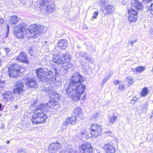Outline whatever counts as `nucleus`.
<instances>
[{"mask_svg": "<svg viewBox=\"0 0 153 153\" xmlns=\"http://www.w3.org/2000/svg\"><path fill=\"white\" fill-rule=\"evenodd\" d=\"M84 77H71L69 80L70 84H65L64 89L68 96L74 100H79L83 94L85 86L80 84L85 80Z\"/></svg>", "mask_w": 153, "mask_h": 153, "instance_id": "1", "label": "nucleus"}, {"mask_svg": "<svg viewBox=\"0 0 153 153\" xmlns=\"http://www.w3.org/2000/svg\"><path fill=\"white\" fill-rule=\"evenodd\" d=\"M39 80L43 81L44 85V88L42 90L44 91H47L49 94L51 99H57L59 100L61 97L60 94L56 92H53V87L51 86V83L56 84L58 82V85L61 84L60 83L61 77H37Z\"/></svg>", "mask_w": 153, "mask_h": 153, "instance_id": "2", "label": "nucleus"}, {"mask_svg": "<svg viewBox=\"0 0 153 153\" xmlns=\"http://www.w3.org/2000/svg\"><path fill=\"white\" fill-rule=\"evenodd\" d=\"M58 44L60 48H59L58 51L57 53L55 52L57 50V48H56L54 50L53 56V61L54 63L58 64L65 63L67 62H68L70 60V55L63 53V50L62 51L60 50L65 49L67 45V41L65 39H61L59 41Z\"/></svg>", "mask_w": 153, "mask_h": 153, "instance_id": "3", "label": "nucleus"}, {"mask_svg": "<svg viewBox=\"0 0 153 153\" xmlns=\"http://www.w3.org/2000/svg\"><path fill=\"white\" fill-rule=\"evenodd\" d=\"M46 28L43 26L36 25H31L29 27L28 34L29 37L31 38L37 37L40 33L45 32Z\"/></svg>", "mask_w": 153, "mask_h": 153, "instance_id": "4", "label": "nucleus"}, {"mask_svg": "<svg viewBox=\"0 0 153 153\" xmlns=\"http://www.w3.org/2000/svg\"><path fill=\"white\" fill-rule=\"evenodd\" d=\"M67 147L63 149L58 153H78L77 152H73L69 145H67ZM61 146L58 143H55L51 144L49 146L48 149L50 152L51 153H57L58 150L60 149Z\"/></svg>", "mask_w": 153, "mask_h": 153, "instance_id": "5", "label": "nucleus"}, {"mask_svg": "<svg viewBox=\"0 0 153 153\" xmlns=\"http://www.w3.org/2000/svg\"><path fill=\"white\" fill-rule=\"evenodd\" d=\"M47 117L46 114L41 111L32 115L31 121L33 124L41 123L45 121Z\"/></svg>", "mask_w": 153, "mask_h": 153, "instance_id": "6", "label": "nucleus"}, {"mask_svg": "<svg viewBox=\"0 0 153 153\" xmlns=\"http://www.w3.org/2000/svg\"><path fill=\"white\" fill-rule=\"evenodd\" d=\"M40 8H43L46 12H52L53 11L54 5L52 4L51 0H41L40 2Z\"/></svg>", "mask_w": 153, "mask_h": 153, "instance_id": "7", "label": "nucleus"}, {"mask_svg": "<svg viewBox=\"0 0 153 153\" xmlns=\"http://www.w3.org/2000/svg\"><path fill=\"white\" fill-rule=\"evenodd\" d=\"M25 31V28L23 24H21L14 27V34L19 38H21L23 37Z\"/></svg>", "mask_w": 153, "mask_h": 153, "instance_id": "8", "label": "nucleus"}, {"mask_svg": "<svg viewBox=\"0 0 153 153\" xmlns=\"http://www.w3.org/2000/svg\"><path fill=\"white\" fill-rule=\"evenodd\" d=\"M90 129L91 133L93 137H97L101 134L102 128L100 125L94 124L91 126Z\"/></svg>", "mask_w": 153, "mask_h": 153, "instance_id": "9", "label": "nucleus"}, {"mask_svg": "<svg viewBox=\"0 0 153 153\" xmlns=\"http://www.w3.org/2000/svg\"><path fill=\"white\" fill-rule=\"evenodd\" d=\"M20 66L17 64L10 65V76H17L20 73Z\"/></svg>", "mask_w": 153, "mask_h": 153, "instance_id": "10", "label": "nucleus"}, {"mask_svg": "<svg viewBox=\"0 0 153 153\" xmlns=\"http://www.w3.org/2000/svg\"><path fill=\"white\" fill-rule=\"evenodd\" d=\"M24 85L21 81H19L16 82L15 88L13 90V94H16V96H19L21 93L25 90L23 89Z\"/></svg>", "mask_w": 153, "mask_h": 153, "instance_id": "11", "label": "nucleus"}, {"mask_svg": "<svg viewBox=\"0 0 153 153\" xmlns=\"http://www.w3.org/2000/svg\"><path fill=\"white\" fill-rule=\"evenodd\" d=\"M37 101H35L31 105V107L32 108L34 107L35 106V108L34 109H32V111L33 113L36 112L39 110H45V108L47 106V104H39L36 106V103L37 102Z\"/></svg>", "mask_w": 153, "mask_h": 153, "instance_id": "12", "label": "nucleus"}, {"mask_svg": "<svg viewBox=\"0 0 153 153\" xmlns=\"http://www.w3.org/2000/svg\"><path fill=\"white\" fill-rule=\"evenodd\" d=\"M128 11L129 15L128 20L131 22L136 21L137 20V12L132 8H129Z\"/></svg>", "mask_w": 153, "mask_h": 153, "instance_id": "13", "label": "nucleus"}, {"mask_svg": "<svg viewBox=\"0 0 153 153\" xmlns=\"http://www.w3.org/2000/svg\"><path fill=\"white\" fill-rule=\"evenodd\" d=\"M76 117L75 116L72 115L71 117L68 118L64 122L62 128L65 129L66 126L70 124L74 125L76 124Z\"/></svg>", "mask_w": 153, "mask_h": 153, "instance_id": "14", "label": "nucleus"}, {"mask_svg": "<svg viewBox=\"0 0 153 153\" xmlns=\"http://www.w3.org/2000/svg\"><path fill=\"white\" fill-rule=\"evenodd\" d=\"M80 150L82 153H92V149L91 144L85 143L82 145L79 148Z\"/></svg>", "mask_w": 153, "mask_h": 153, "instance_id": "15", "label": "nucleus"}, {"mask_svg": "<svg viewBox=\"0 0 153 153\" xmlns=\"http://www.w3.org/2000/svg\"><path fill=\"white\" fill-rule=\"evenodd\" d=\"M103 148L107 153H114L115 151V149L113 146L109 143L104 144Z\"/></svg>", "mask_w": 153, "mask_h": 153, "instance_id": "16", "label": "nucleus"}, {"mask_svg": "<svg viewBox=\"0 0 153 153\" xmlns=\"http://www.w3.org/2000/svg\"><path fill=\"white\" fill-rule=\"evenodd\" d=\"M131 3L132 7L131 8H135L138 10H141L143 8V5L142 3L138 1L132 0Z\"/></svg>", "mask_w": 153, "mask_h": 153, "instance_id": "17", "label": "nucleus"}, {"mask_svg": "<svg viewBox=\"0 0 153 153\" xmlns=\"http://www.w3.org/2000/svg\"><path fill=\"white\" fill-rule=\"evenodd\" d=\"M104 8L105 10H104L103 12L105 15L112 14L115 10L113 6L110 4L105 5Z\"/></svg>", "mask_w": 153, "mask_h": 153, "instance_id": "18", "label": "nucleus"}, {"mask_svg": "<svg viewBox=\"0 0 153 153\" xmlns=\"http://www.w3.org/2000/svg\"><path fill=\"white\" fill-rule=\"evenodd\" d=\"M76 56L79 55V56L85 58L87 62H90L93 63L94 60L88 55L85 52H81L79 53H76Z\"/></svg>", "mask_w": 153, "mask_h": 153, "instance_id": "19", "label": "nucleus"}, {"mask_svg": "<svg viewBox=\"0 0 153 153\" xmlns=\"http://www.w3.org/2000/svg\"><path fill=\"white\" fill-rule=\"evenodd\" d=\"M17 60H19L22 62L25 63H28L27 58L25 53L21 52L19 55L16 58Z\"/></svg>", "mask_w": 153, "mask_h": 153, "instance_id": "20", "label": "nucleus"}, {"mask_svg": "<svg viewBox=\"0 0 153 153\" xmlns=\"http://www.w3.org/2000/svg\"><path fill=\"white\" fill-rule=\"evenodd\" d=\"M26 84L27 87L29 88H35L36 86V81L34 78L30 79H27L25 80Z\"/></svg>", "mask_w": 153, "mask_h": 153, "instance_id": "21", "label": "nucleus"}, {"mask_svg": "<svg viewBox=\"0 0 153 153\" xmlns=\"http://www.w3.org/2000/svg\"><path fill=\"white\" fill-rule=\"evenodd\" d=\"M73 114V115L76 116L77 115L79 117H82V109L79 107H76L75 108Z\"/></svg>", "mask_w": 153, "mask_h": 153, "instance_id": "22", "label": "nucleus"}, {"mask_svg": "<svg viewBox=\"0 0 153 153\" xmlns=\"http://www.w3.org/2000/svg\"><path fill=\"white\" fill-rule=\"evenodd\" d=\"M47 73L49 76H58V73L56 69H53L52 70L47 71H46V73Z\"/></svg>", "mask_w": 153, "mask_h": 153, "instance_id": "23", "label": "nucleus"}, {"mask_svg": "<svg viewBox=\"0 0 153 153\" xmlns=\"http://www.w3.org/2000/svg\"><path fill=\"white\" fill-rule=\"evenodd\" d=\"M36 73L37 74V76H45L46 71L43 69L40 68L36 70Z\"/></svg>", "mask_w": 153, "mask_h": 153, "instance_id": "24", "label": "nucleus"}, {"mask_svg": "<svg viewBox=\"0 0 153 153\" xmlns=\"http://www.w3.org/2000/svg\"><path fill=\"white\" fill-rule=\"evenodd\" d=\"M145 67L140 66L135 68H132V70L133 72L138 74L143 72L145 70Z\"/></svg>", "mask_w": 153, "mask_h": 153, "instance_id": "25", "label": "nucleus"}, {"mask_svg": "<svg viewBox=\"0 0 153 153\" xmlns=\"http://www.w3.org/2000/svg\"><path fill=\"white\" fill-rule=\"evenodd\" d=\"M148 90L147 87H145L143 88L141 91V96L143 97H146L148 94Z\"/></svg>", "mask_w": 153, "mask_h": 153, "instance_id": "26", "label": "nucleus"}, {"mask_svg": "<svg viewBox=\"0 0 153 153\" xmlns=\"http://www.w3.org/2000/svg\"><path fill=\"white\" fill-rule=\"evenodd\" d=\"M19 20L18 17L16 16H11L10 18V24H14L17 22Z\"/></svg>", "mask_w": 153, "mask_h": 153, "instance_id": "27", "label": "nucleus"}, {"mask_svg": "<svg viewBox=\"0 0 153 153\" xmlns=\"http://www.w3.org/2000/svg\"><path fill=\"white\" fill-rule=\"evenodd\" d=\"M56 101L54 99H51L50 101L47 104V106L50 107H54L56 105Z\"/></svg>", "mask_w": 153, "mask_h": 153, "instance_id": "28", "label": "nucleus"}, {"mask_svg": "<svg viewBox=\"0 0 153 153\" xmlns=\"http://www.w3.org/2000/svg\"><path fill=\"white\" fill-rule=\"evenodd\" d=\"M109 123H114L117 119V117L116 116H111L108 117Z\"/></svg>", "mask_w": 153, "mask_h": 153, "instance_id": "29", "label": "nucleus"}, {"mask_svg": "<svg viewBox=\"0 0 153 153\" xmlns=\"http://www.w3.org/2000/svg\"><path fill=\"white\" fill-rule=\"evenodd\" d=\"M146 10L152 14H153V3L151 4V6L147 8Z\"/></svg>", "mask_w": 153, "mask_h": 153, "instance_id": "30", "label": "nucleus"}, {"mask_svg": "<svg viewBox=\"0 0 153 153\" xmlns=\"http://www.w3.org/2000/svg\"><path fill=\"white\" fill-rule=\"evenodd\" d=\"M125 89V86L123 82H120L119 87V89L120 90H123Z\"/></svg>", "mask_w": 153, "mask_h": 153, "instance_id": "31", "label": "nucleus"}, {"mask_svg": "<svg viewBox=\"0 0 153 153\" xmlns=\"http://www.w3.org/2000/svg\"><path fill=\"white\" fill-rule=\"evenodd\" d=\"M126 79L129 84H131L134 82L133 79L131 77H127Z\"/></svg>", "mask_w": 153, "mask_h": 153, "instance_id": "32", "label": "nucleus"}, {"mask_svg": "<svg viewBox=\"0 0 153 153\" xmlns=\"http://www.w3.org/2000/svg\"><path fill=\"white\" fill-rule=\"evenodd\" d=\"M137 42V40L136 39H134V40H130L128 41V44L129 45L133 46L134 44Z\"/></svg>", "mask_w": 153, "mask_h": 153, "instance_id": "33", "label": "nucleus"}, {"mask_svg": "<svg viewBox=\"0 0 153 153\" xmlns=\"http://www.w3.org/2000/svg\"><path fill=\"white\" fill-rule=\"evenodd\" d=\"M99 14V12L98 11H95L93 14V16L91 17V20H93L94 18H96Z\"/></svg>", "mask_w": 153, "mask_h": 153, "instance_id": "34", "label": "nucleus"}, {"mask_svg": "<svg viewBox=\"0 0 153 153\" xmlns=\"http://www.w3.org/2000/svg\"><path fill=\"white\" fill-rule=\"evenodd\" d=\"M138 100V99L136 97H133L132 100H131L130 102L131 103L134 104L135 102L137 101Z\"/></svg>", "mask_w": 153, "mask_h": 153, "instance_id": "35", "label": "nucleus"}, {"mask_svg": "<svg viewBox=\"0 0 153 153\" xmlns=\"http://www.w3.org/2000/svg\"><path fill=\"white\" fill-rule=\"evenodd\" d=\"M148 105V103L147 102H145L143 105V106L142 107V109L143 110H146L147 108Z\"/></svg>", "mask_w": 153, "mask_h": 153, "instance_id": "36", "label": "nucleus"}, {"mask_svg": "<svg viewBox=\"0 0 153 153\" xmlns=\"http://www.w3.org/2000/svg\"><path fill=\"white\" fill-rule=\"evenodd\" d=\"M108 79V77H105L102 81V82L101 83V85H103L107 81Z\"/></svg>", "mask_w": 153, "mask_h": 153, "instance_id": "37", "label": "nucleus"}, {"mask_svg": "<svg viewBox=\"0 0 153 153\" xmlns=\"http://www.w3.org/2000/svg\"><path fill=\"white\" fill-rule=\"evenodd\" d=\"M3 97H4L5 99H8L9 98V94H8V92H7L6 94H4Z\"/></svg>", "mask_w": 153, "mask_h": 153, "instance_id": "38", "label": "nucleus"}, {"mask_svg": "<svg viewBox=\"0 0 153 153\" xmlns=\"http://www.w3.org/2000/svg\"><path fill=\"white\" fill-rule=\"evenodd\" d=\"M71 76H82L78 72H76Z\"/></svg>", "mask_w": 153, "mask_h": 153, "instance_id": "39", "label": "nucleus"}, {"mask_svg": "<svg viewBox=\"0 0 153 153\" xmlns=\"http://www.w3.org/2000/svg\"><path fill=\"white\" fill-rule=\"evenodd\" d=\"M4 81H3L2 82H1V80L0 81V90H1L3 87L4 86Z\"/></svg>", "mask_w": 153, "mask_h": 153, "instance_id": "40", "label": "nucleus"}, {"mask_svg": "<svg viewBox=\"0 0 153 153\" xmlns=\"http://www.w3.org/2000/svg\"><path fill=\"white\" fill-rule=\"evenodd\" d=\"M122 81H119L117 80H115L113 81V83L115 85H117V84H120V82H121Z\"/></svg>", "mask_w": 153, "mask_h": 153, "instance_id": "41", "label": "nucleus"}, {"mask_svg": "<svg viewBox=\"0 0 153 153\" xmlns=\"http://www.w3.org/2000/svg\"><path fill=\"white\" fill-rule=\"evenodd\" d=\"M69 68V65H68L67 66L66 65L65 67H64V69L65 72H67V69L68 68Z\"/></svg>", "mask_w": 153, "mask_h": 153, "instance_id": "42", "label": "nucleus"}, {"mask_svg": "<svg viewBox=\"0 0 153 153\" xmlns=\"http://www.w3.org/2000/svg\"><path fill=\"white\" fill-rule=\"evenodd\" d=\"M17 153H27L25 151L21 149H19L17 152Z\"/></svg>", "mask_w": 153, "mask_h": 153, "instance_id": "43", "label": "nucleus"}, {"mask_svg": "<svg viewBox=\"0 0 153 153\" xmlns=\"http://www.w3.org/2000/svg\"><path fill=\"white\" fill-rule=\"evenodd\" d=\"M98 116V113H95L93 116V117L95 119H96V118H97Z\"/></svg>", "mask_w": 153, "mask_h": 153, "instance_id": "44", "label": "nucleus"}, {"mask_svg": "<svg viewBox=\"0 0 153 153\" xmlns=\"http://www.w3.org/2000/svg\"><path fill=\"white\" fill-rule=\"evenodd\" d=\"M7 36H8V34H9V25L8 24L7 25Z\"/></svg>", "mask_w": 153, "mask_h": 153, "instance_id": "45", "label": "nucleus"}, {"mask_svg": "<svg viewBox=\"0 0 153 153\" xmlns=\"http://www.w3.org/2000/svg\"><path fill=\"white\" fill-rule=\"evenodd\" d=\"M86 99V95L85 94L82 98V100H85Z\"/></svg>", "mask_w": 153, "mask_h": 153, "instance_id": "46", "label": "nucleus"}, {"mask_svg": "<svg viewBox=\"0 0 153 153\" xmlns=\"http://www.w3.org/2000/svg\"><path fill=\"white\" fill-rule=\"evenodd\" d=\"M4 49L7 53H8L10 51V49L9 48H4Z\"/></svg>", "mask_w": 153, "mask_h": 153, "instance_id": "47", "label": "nucleus"}, {"mask_svg": "<svg viewBox=\"0 0 153 153\" xmlns=\"http://www.w3.org/2000/svg\"><path fill=\"white\" fill-rule=\"evenodd\" d=\"M152 0H143V1H144L145 3L150 2Z\"/></svg>", "mask_w": 153, "mask_h": 153, "instance_id": "48", "label": "nucleus"}, {"mask_svg": "<svg viewBox=\"0 0 153 153\" xmlns=\"http://www.w3.org/2000/svg\"><path fill=\"white\" fill-rule=\"evenodd\" d=\"M4 22V20L3 19H0V23L1 24H2Z\"/></svg>", "mask_w": 153, "mask_h": 153, "instance_id": "49", "label": "nucleus"}, {"mask_svg": "<svg viewBox=\"0 0 153 153\" xmlns=\"http://www.w3.org/2000/svg\"><path fill=\"white\" fill-rule=\"evenodd\" d=\"M86 132V131L85 130L84 131H82L81 132V134H84Z\"/></svg>", "mask_w": 153, "mask_h": 153, "instance_id": "50", "label": "nucleus"}, {"mask_svg": "<svg viewBox=\"0 0 153 153\" xmlns=\"http://www.w3.org/2000/svg\"><path fill=\"white\" fill-rule=\"evenodd\" d=\"M2 104L0 103V110L2 111L3 110V108H2Z\"/></svg>", "mask_w": 153, "mask_h": 153, "instance_id": "51", "label": "nucleus"}, {"mask_svg": "<svg viewBox=\"0 0 153 153\" xmlns=\"http://www.w3.org/2000/svg\"><path fill=\"white\" fill-rule=\"evenodd\" d=\"M151 34L153 36V29H152L151 30Z\"/></svg>", "mask_w": 153, "mask_h": 153, "instance_id": "52", "label": "nucleus"}, {"mask_svg": "<svg viewBox=\"0 0 153 153\" xmlns=\"http://www.w3.org/2000/svg\"><path fill=\"white\" fill-rule=\"evenodd\" d=\"M17 105H15L14 106V107L15 108V109H16L17 108Z\"/></svg>", "mask_w": 153, "mask_h": 153, "instance_id": "53", "label": "nucleus"}, {"mask_svg": "<svg viewBox=\"0 0 153 153\" xmlns=\"http://www.w3.org/2000/svg\"><path fill=\"white\" fill-rule=\"evenodd\" d=\"M1 59H0V66H1Z\"/></svg>", "mask_w": 153, "mask_h": 153, "instance_id": "54", "label": "nucleus"}, {"mask_svg": "<svg viewBox=\"0 0 153 153\" xmlns=\"http://www.w3.org/2000/svg\"><path fill=\"white\" fill-rule=\"evenodd\" d=\"M8 71L9 72V70H10V67H8Z\"/></svg>", "mask_w": 153, "mask_h": 153, "instance_id": "55", "label": "nucleus"}, {"mask_svg": "<svg viewBox=\"0 0 153 153\" xmlns=\"http://www.w3.org/2000/svg\"><path fill=\"white\" fill-rule=\"evenodd\" d=\"M102 1L104 2V1L103 0H101V2H102Z\"/></svg>", "mask_w": 153, "mask_h": 153, "instance_id": "56", "label": "nucleus"}, {"mask_svg": "<svg viewBox=\"0 0 153 153\" xmlns=\"http://www.w3.org/2000/svg\"><path fill=\"white\" fill-rule=\"evenodd\" d=\"M9 141H7V143H9Z\"/></svg>", "mask_w": 153, "mask_h": 153, "instance_id": "57", "label": "nucleus"}, {"mask_svg": "<svg viewBox=\"0 0 153 153\" xmlns=\"http://www.w3.org/2000/svg\"><path fill=\"white\" fill-rule=\"evenodd\" d=\"M152 72H153V67L152 70Z\"/></svg>", "mask_w": 153, "mask_h": 153, "instance_id": "58", "label": "nucleus"}, {"mask_svg": "<svg viewBox=\"0 0 153 153\" xmlns=\"http://www.w3.org/2000/svg\"><path fill=\"white\" fill-rule=\"evenodd\" d=\"M47 41H45V43H47Z\"/></svg>", "mask_w": 153, "mask_h": 153, "instance_id": "59", "label": "nucleus"}, {"mask_svg": "<svg viewBox=\"0 0 153 153\" xmlns=\"http://www.w3.org/2000/svg\"><path fill=\"white\" fill-rule=\"evenodd\" d=\"M108 132H109V133H111V131H108Z\"/></svg>", "mask_w": 153, "mask_h": 153, "instance_id": "60", "label": "nucleus"}, {"mask_svg": "<svg viewBox=\"0 0 153 153\" xmlns=\"http://www.w3.org/2000/svg\"><path fill=\"white\" fill-rule=\"evenodd\" d=\"M19 129V128H17V130H18V129Z\"/></svg>", "mask_w": 153, "mask_h": 153, "instance_id": "61", "label": "nucleus"}, {"mask_svg": "<svg viewBox=\"0 0 153 153\" xmlns=\"http://www.w3.org/2000/svg\"><path fill=\"white\" fill-rule=\"evenodd\" d=\"M1 115V114H0V116Z\"/></svg>", "mask_w": 153, "mask_h": 153, "instance_id": "62", "label": "nucleus"}, {"mask_svg": "<svg viewBox=\"0 0 153 153\" xmlns=\"http://www.w3.org/2000/svg\"><path fill=\"white\" fill-rule=\"evenodd\" d=\"M1 149V147H0V149Z\"/></svg>", "mask_w": 153, "mask_h": 153, "instance_id": "63", "label": "nucleus"}, {"mask_svg": "<svg viewBox=\"0 0 153 153\" xmlns=\"http://www.w3.org/2000/svg\"><path fill=\"white\" fill-rule=\"evenodd\" d=\"M1 53V52L0 51V54Z\"/></svg>", "mask_w": 153, "mask_h": 153, "instance_id": "64", "label": "nucleus"}]
</instances>
